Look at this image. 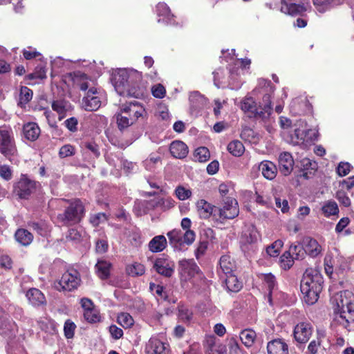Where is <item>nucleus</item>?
I'll list each match as a JSON object with an SVG mask.
<instances>
[{"instance_id": "1", "label": "nucleus", "mask_w": 354, "mask_h": 354, "mask_svg": "<svg viewBox=\"0 0 354 354\" xmlns=\"http://www.w3.org/2000/svg\"><path fill=\"white\" fill-rule=\"evenodd\" d=\"M142 74L133 68H120L112 74V83L120 95L140 98L144 97L145 89L138 85Z\"/></svg>"}, {"instance_id": "2", "label": "nucleus", "mask_w": 354, "mask_h": 354, "mask_svg": "<svg viewBox=\"0 0 354 354\" xmlns=\"http://www.w3.org/2000/svg\"><path fill=\"white\" fill-rule=\"evenodd\" d=\"M323 283V277L318 270L314 268L306 270L300 286L304 303L313 305L317 301L322 290Z\"/></svg>"}, {"instance_id": "3", "label": "nucleus", "mask_w": 354, "mask_h": 354, "mask_svg": "<svg viewBox=\"0 0 354 354\" xmlns=\"http://www.w3.org/2000/svg\"><path fill=\"white\" fill-rule=\"evenodd\" d=\"M78 84L82 91H86L82 99V108L88 111H97L105 99L104 92L95 87L94 81L85 74L80 75Z\"/></svg>"}, {"instance_id": "4", "label": "nucleus", "mask_w": 354, "mask_h": 354, "mask_svg": "<svg viewBox=\"0 0 354 354\" xmlns=\"http://www.w3.org/2000/svg\"><path fill=\"white\" fill-rule=\"evenodd\" d=\"M316 132L309 129L304 120H297L293 124L291 130L287 131L285 140L294 146H300L306 149L315 140Z\"/></svg>"}, {"instance_id": "5", "label": "nucleus", "mask_w": 354, "mask_h": 354, "mask_svg": "<svg viewBox=\"0 0 354 354\" xmlns=\"http://www.w3.org/2000/svg\"><path fill=\"white\" fill-rule=\"evenodd\" d=\"M265 102L264 107H257L254 99L251 97L244 98L241 102L240 107L243 111L248 114L249 117L256 118L266 119L269 117L271 113L270 97L266 95L263 97Z\"/></svg>"}, {"instance_id": "6", "label": "nucleus", "mask_w": 354, "mask_h": 354, "mask_svg": "<svg viewBox=\"0 0 354 354\" xmlns=\"http://www.w3.org/2000/svg\"><path fill=\"white\" fill-rule=\"evenodd\" d=\"M239 208L236 199L226 197L223 200L222 207H216L214 220L223 223L227 219H233L239 215Z\"/></svg>"}, {"instance_id": "7", "label": "nucleus", "mask_w": 354, "mask_h": 354, "mask_svg": "<svg viewBox=\"0 0 354 354\" xmlns=\"http://www.w3.org/2000/svg\"><path fill=\"white\" fill-rule=\"evenodd\" d=\"M0 152L9 158L17 155V150L10 127H5L0 129Z\"/></svg>"}, {"instance_id": "8", "label": "nucleus", "mask_w": 354, "mask_h": 354, "mask_svg": "<svg viewBox=\"0 0 354 354\" xmlns=\"http://www.w3.org/2000/svg\"><path fill=\"white\" fill-rule=\"evenodd\" d=\"M80 282L79 272L75 270H68L62 274L59 281L55 283V288L59 291H72L78 288Z\"/></svg>"}, {"instance_id": "9", "label": "nucleus", "mask_w": 354, "mask_h": 354, "mask_svg": "<svg viewBox=\"0 0 354 354\" xmlns=\"http://www.w3.org/2000/svg\"><path fill=\"white\" fill-rule=\"evenodd\" d=\"M310 8V6L308 2L297 0H281L280 10L283 14L292 17H303Z\"/></svg>"}, {"instance_id": "10", "label": "nucleus", "mask_w": 354, "mask_h": 354, "mask_svg": "<svg viewBox=\"0 0 354 354\" xmlns=\"http://www.w3.org/2000/svg\"><path fill=\"white\" fill-rule=\"evenodd\" d=\"M330 303L333 310H354V295L348 291H341L330 297Z\"/></svg>"}, {"instance_id": "11", "label": "nucleus", "mask_w": 354, "mask_h": 354, "mask_svg": "<svg viewBox=\"0 0 354 354\" xmlns=\"http://www.w3.org/2000/svg\"><path fill=\"white\" fill-rule=\"evenodd\" d=\"M259 238V233L255 227H250L245 230L241 238L240 243L242 251L250 256L257 249L256 243Z\"/></svg>"}, {"instance_id": "12", "label": "nucleus", "mask_w": 354, "mask_h": 354, "mask_svg": "<svg viewBox=\"0 0 354 354\" xmlns=\"http://www.w3.org/2000/svg\"><path fill=\"white\" fill-rule=\"evenodd\" d=\"M84 215V207L80 200L75 201L66 209L62 219L67 225H72L79 223Z\"/></svg>"}, {"instance_id": "13", "label": "nucleus", "mask_w": 354, "mask_h": 354, "mask_svg": "<svg viewBox=\"0 0 354 354\" xmlns=\"http://www.w3.org/2000/svg\"><path fill=\"white\" fill-rule=\"evenodd\" d=\"M178 267L179 273L183 280L189 281L196 276L202 279L200 269L194 259H183L179 261Z\"/></svg>"}, {"instance_id": "14", "label": "nucleus", "mask_w": 354, "mask_h": 354, "mask_svg": "<svg viewBox=\"0 0 354 354\" xmlns=\"http://www.w3.org/2000/svg\"><path fill=\"white\" fill-rule=\"evenodd\" d=\"M123 113L128 117L132 118L136 123L140 118L145 119L147 116V111L144 106L138 102L133 101L125 103L121 106Z\"/></svg>"}, {"instance_id": "15", "label": "nucleus", "mask_w": 354, "mask_h": 354, "mask_svg": "<svg viewBox=\"0 0 354 354\" xmlns=\"http://www.w3.org/2000/svg\"><path fill=\"white\" fill-rule=\"evenodd\" d=\"M145 354H169V345L156 337H151L145 348Z\"/></svg>"}, {"instance_id": "16", "label": "nucleus", "mask_w": 354, "mask_h": 354, "mask_svg": "<svg viewBox=\"0 0 354 354\" xmlns=\"http://www.w3.org/2000/svg\"><path fill=\"white\" fill-rule=\"evenodd\" d=\"M251 64L250 59L245 58L243 59H237L234 63V66L230 68V76H229V84L232 88H237L240 86L239 84L235 85V82L238 80V77L240 75V71H243V68H246Z\"/></svg>"}, {"instance_id": "17", "label": "nucleus", "mask_w": 354, "mask_h": 354, "mask_svg": "<svg viewBox=\"0 0 354 354\" xmlns=\"http://www.w3.org/2000/svg\"><path fill=\"white\" fill-rule=\"evenodd\" d=\"M36 189V183L22 176L17 183L16 192L21 198H27Z\"/></svg>"}, {"instance_id": "18", "label": "nucleus", "mask_w": 354, "mask_h": 354, "mask_svg": "<svg viewBox=\"0 0 354 354\" xmlns=\"http://www.w3.org/2000/svg\"><path fill=\"white\" fill-rule=\"evenodd\" d=\"M153 268L158 274L169 277L174 272V263L165 257H161L155 261Z\"/></svg>"}, {"instance_id": "19", "label": "nucleus", "mask_w": 354, "mask_h": 354, "mask_svg": "<svg viewBox=\"0 0 354 354\" xmlns=\"http://www.w3.org/2000/svg\"><path fill=\"white\" fill-rule=\"evenodd\" d=\"M294 337L299 343H305L308 341L312 334L311 326L308 323L298 324L294 329Z\"/></svg>"}, {"instance_id": "20", "label": "nucleus", "mask_w": 354, "mask_h": 354, "mask_svg": "<svg viewBox=\"0 0 354 354\" xmlns=\"http://www.w3.org/2000/svg\"><path fill=\"white\" fill-rule=\"evenodd\" d=\"M196 207L200 218L207 219L212 216L214 220L216 206L212 205L204 199H200L196 202Z\"/></svg>"}, {"instance_id": "21", "label": "nucleus", "mask_w": 354, "mask_h": 354, "mask_svg": "<svg viewBox=\"0 0 354 354\" xmlns=\"http://www.w3.org/2000/svg\"><path fill=\"white\" fill-rule=\"evenodd\" d=\"M156 14L158 17V22L165 24H174V15L171 14L168 6L165 3H159L156 6Z\"/></svg>"}, {"instance_id": "22", "label": "nucleus", "mask_w": 354, "mask_h": 354, "mask_svg": "<svg viewBox=\"0 0 354 354\" xmlns=\"http://www.w3.org/2000/svg\"><path fill=\"white\" fill-rule=\"evenodd\" d=\"M278 161L279 171L286 176L290 174L294 167V160L292 155L288 152L281 153Z\"/></svg>"}, {"instance_id": "23", "label": "nucleus", "mask_w": 354, "mask_h": 354, "mask_svg": "<svg viewBox=\"0 0 354 354\" xmlns=\"http://www.w3.org/2000/svg\"><path fill=\"white\" fill-rule=\"evenodd\" d=\"M30 304L35 308H43L46 304L44 295L37 288L29 289L26 295Z\"/></svg>"}, {"instance_id": "24", "label": "nucleus", "mask_w": 354, "mask_h": 354, "mask_svg": "<svg viewBox=\"0 0 354 354\" xmlns=\"http://www.w3.org/2000/svg\"><path fill=\"white\" fill-rule=\"evenodd\" d=\"M303 245L306 254H308L311 257H317L322 251V248L317 240L310 237L304 239Z\"/></svg>"}, {"instance_id": "25", "label": "nucleus", "mask_w": 354, "mask_h": 354, "mask_svg": "<svg viewBox=\"0 0 354 354\" xmlns=\"http://www.w3.org/2000/svg\"><path fill=\"white\" fill-rule=\"evenodd\" d=\"M52 109L57 113L61 120L72 111L73 107L70 102L64 100H57L53 102Z\"/></svg>"}, {"instance_id": "26", "label": "nucleus", "mask_w": 354, "mask_h": 354, "mask_svg": "<svg viewBox=\"0 0 354 354\" xmlns=\"http://www.w3.org/2000/svg\"><path fill=\"white\" fill-rule=\"evenodd\" d=\"M268 354H288V347L281 339H274L268 343Z\"/></svg>"}, {"instance_id": "27", "label": "nucleus", "mask_w": 354, "mask_h": 354, "mask_svg": "<svg viewBox=\"0 0 354 354\" xmlns=\"http://www.w3.org/2000/svg\"><path fill=\"white\" fill-rule=\"evenodd\" d=\"M171 154L176 158L182 159L188 154V147L182 141L176 140L171 143L169 147Z\"/></svg>"}, {"instance_id": "28", "label": "nucleus", "mask_w": 354, "mask_h": 354, "mask_svg": "<svg viewBox=\"0 0 354 354\" xmlns=\"http://www.w3.org/2000/svg\"><path fill=\"white\" fill-rule=\"evenodd\" d=\"M167 246V241L165 236H154L148 243L149 250L153 253L160 252Z\"/></svg>"}, {"instance_id": "29", "label": "nucleus", "mask_w": 354, "mask_h": 354, "mask_svg": "<svg viewBox=\"0 0 354 354\" xmlns=\"http://www.w3.org/2000/svg\"><path fill=\"white\" fill-rule=\"evenodd\" d=\"M23 134L30 141L36 140L40 135V129L35 122H28L23 127Z\"/></svg>"}, {"instance_id": "30", "label": "nucleus", "mask_w": 354, "mask_h": 354, "mask_svg": "<svg viewBox=\"0 0 354 354\" xmlns=\"http://www.w3.org/2000/svg\"><path fill=\"white\" fill-rule=\"evenodd\" d=\"M309 106L308 101L305 96H299L294 98L290 104V111L293 114H299L306 111Z\"/></svg>"}, {"instance_id": "31", "label": "nucleus", "mask_w": 354, "mask_h": 354, "mask_svg": "<svg viewBox=\"0 0 354 354\" xmlns=\"http://www.w3.org/2000/svg\"><path fill=\"white\" fill-rule=\"evenodd\" d=\"M259 169L263 176L268 180H272L276 177L277 173V167L270 161H262L259 165Z\"/></svg>"}, {"instance_id": "32", "label": "nucleus", "mask_w": 354, "mask_h": 354, "mask_svg": "<svg viewBox=\"0 0 354 354\" xmlns=\"http://www.w3.org/2000/svg\"><path fill=\"white\" fill-rule=\"evenodd\" d=\"M17 331L15 323L7 317H0V334L4 336H11Z\"/></svg>"}, {"instance_id": "33", "label": "nucleus", "mask_w": 354, "mask_h": 354, "mask_svg": "<svg viewBox=\"0 0 354 354\" xmlns=\"http://www.w3.org/2000/svg\"><path fill=\"white\" fill-rule=\"evenodd\" d=\"M287 295L284 292L279 291L278 289L272 290L271 293L265 297V300L269 303L270 306L272 307L274 304H287L286 299Z\"/></svg>"}, {"instance_id": "34", "label": "nucleus", "mask_w": 354, "mask_h": 354, "mask_svg": "<svg viewBox=\"0 0 354 354\" xmlns=\"http://www.w3.org/2000/svg\"><path fill=\"white\" fill-rule=\"evenodd\" d=\"M342 0H313L314 6L317 12L324 13L336 5L342 3Z\"/></svg>"}, {"instance_id": "35", "label": "nucleus", "mask_w": 354, "mask_h": 354, "mask_svg": "<svg viewBox=\"0 0 354 354\" xmlns=\"http://www.w3.org/2000/svg\"><path fill=\"white\" fill-rule=\"evenodd\" d=\"M118 127L120 131H122L129 127L133 125L135 122L132 118L128 117L123 113V109L120 106V111L115 115Z\"/></svg>"}, {"instance_id": "36", "label": "nucleus", "mask_w": 354, "mask_h": 354, "mask_svg": "<svg viewBox=\"0 0 354 354\" xmlns=\"http://www.w3.org/2000/svg\"><path fill=\"white\" fill-rule=\"evenodd\" d=\"M189 100L190 106L194 109L203 107L207 103V99L198 91H193L189 93Z\"/></svg>"}, {"instance_id": "37", "label": "nucleus", "mask_w": 354, "mask_h": 354, "mask_svg": "<svg viewBox=\"0 0 354 354\" xmlns=\"http://www.w3.org/2000/svg\"><path fill=\"white\" fill-rule=\"evenodd\" d=\"M239 336L242 343L248 348L254 344L257 338L256 332L250 328L242 330Z\"/></svg>"}, {"instance_id": "38", "label": "nucleus", "mask_w": 354, "mask_h": 354, "mask_svg": "<svg viewBox=\"0 0 354 354\" xmlns=\"http://www.w3.org/2000/svg\"><path fill=\"white\" fill-rule=\"evenodd\" d=\"M220 268L225 275L232 274L235 268L234 261L228 255H223L219 261Z\"/></svg>"}, {"instance_id": "39", "label": "nucleus", "mask_w": 354, "mask_h": 354, "mask_svg": "<svg viewBox=\"0 0 354 354\" xmlns=\"http://www.w3.org/2000/svg\"><path fill=\"white\" fill-rule=\"evenodd\" d=\"M111 263L106 260H98L95 265L96 272L100 278L106 279L109 276Z\"/></svg>"}, {"instance_id": "40", "label": "nucleus", "mask_w": 354, "mask_h": 354, "mask_svg": "<svg viewBox=\"0 0 354 354\" xmlns=\"http://www.w3.org/2000/svg\"><path fill=\"white\" fill-rule=\"evenodd\" d=\"M32 235L25 229H19L15 232V239L22 245H28L32 241Z\"/></svg>"}, {"instance_id": "41", "label": "nucleus", "mask_w": 354, "mask_h": 354, "mask_svg": "<svg viewBox=\"0 0 354 354\" xmlns=\"http://www.w3.org/2000/svg\"><path fill=\"white\" fill-rule=\"evenodd\" d=\"M169 243L174 248H178L183 241V232L179 229H174L167 233Z\"/></svg>"}, {"instance_id": "42", "label": "nucleus", "mask_w": 354, "mask_h": 354, "mask_svg": "<svg viewBox=\"0 0 354 354\" xmlns=\"http://www.w3.org/2000/svg\"><path fill=\"white\" fill-rule=\"evenodd\" d=\"M227 150L232 156L240 157L243 154L245 147L241 141L235 140L228 144Z\"/></svg>"}, {"instance_id": "43", "label": "nucleus", "mask_w": 354, "mask_h": 354, "mask_svg": "<svg viewBox=\"0 0 354 354\" xmlns=\"http://www.w3.org/2000/svg\"><path fill=\"white\" fill-rule=\"evenodd\" d=\"M322 211L325 216L337 215L339 212L337 204L334 201H326L322 207Z\"/></svg>"}, {"instance_id": "44", "label": "nucleus", "mask_w": 354, "mask_h": 354, "mask_svg": "<svg viewBox=\"0 0 354 354\" xmlns=\"http://www.w3.org/2000/svg\"><path fill=\"white\" fill-rule=\"evenodd\" d=\"M225 285L227 288L232 292H238L242 287V284L238 280L237 277L232 273L226 275Z\"/></svg>"}, {"instance_id": "45", "label": "nucleus", "mask_w": 354, "mask_h": 354, "mask_svg": "<svg viewBox=\"0 0 354 354\" xmlns=\"http://www.w3.org/2000/svg\"><path fill=\"white\" fill-rule=\"evenodd\" d=\"M161 165V158L154 153H151L143 161V165L148 171H153L158 165Z\"/></svg>"}, {"instance_id": "46", "label": "nucleus", "mask_w": 354, "mask_h": 354, "mask_svg": "<svg viewBox=\"0 0 354 354\" xmlns=\"http://www.w3.org/2000/svg\"><path fill=\"white\" fill-rule=\"evenodd\" d=\"M126 270L129 275L132 277H137L144 274L145 272V268L142 263L136 262L129 265L127 267Z\"/></svg>"}, {"instance_id": "47", "label": "nucleus", "mask_w": 354, "mask_h": 354, "mask_svg": "<svg viewBox=\"0 0 354 354\" xmlns=\"http://www.w3.org/2000/svg\"><path fill=\"white\" fill-rule=\"evenodd\" d=\"M32 91L27 86H22L20 89L19 105L21 107L29 102L32 98Z\"/></svg>"}, {"instance_id": "48", "label": "nucleus", "mask_w": 354, "mask_h": 354, "mask_svg": "<svg viewBox=\"0 0 354 354\" xmlns=\"http://www.w3.org/2000/svg\"><path fill=\"white\" fill-rule=\"evenodd\" d=\"M288 252H290V254L293 257L294 259H303L306 256V252L304 250V245L300 244H292Z\"/></svg>"}, {"instance_id": "49", "label": "nucleus", "mask_w": 354, "mask_h": 354, "mask_svg": "<svg viewBox=\"0 0 354 354\" xmlns=\"http://www.w3.org/2000/svg\"><path fill=\"white\" fill-rule=\"evenodd\" d=\"M194 157L196 161L205 162L207 161L210 157L209 149L205 147H198L195 150Z\"/></svg>"}, {"instance_id": "50", "label": "nucleus", "mask_w": 354, "mask_h": 354, "mask_svg": "<svg viewBox=\"0 0 354 354\" xmlns=\"http://www.w3.org/2000/svg\"><path fill=\"white\" fill-rule=\"evenodd\" d=\"M118 322L124 328H129L133 324L132 316L127 312H121L118 315Z\"/></svg>"}, {"instance_id": "51", "label": "nucleus", "mask_w": 354, "mask_h": 354, "mask_svg": "<svg viewBox=\"0 0 354 354\" xmlns=\"http://www.w3.org/2000/svg\"><path fill=\"white\" fill-rule=\"evenodd\" d=\"M174 194L180 201L189 199L192 195V192L190 189L186 188L182 185H178L176 187Z\"/></svg>"}, {"instance_id": "52", "label": "nucleus", "mask_w": 354, "mask_h": 354, "mask_svg": "<svg viewBox=\"0 0 354 354\" xmlns=\"http://www.w3.org/2000/svg\"><path fill=\"white\" fill-rule=\"evenodd\" d=\"M283 241L281 240H277L270 245L267 247L266 252L270 257H276L279 253L281 248L283 247Z\"/></svg>"}, {"instance_id": "53", "label": "nucleus", "mask_w": 354, "mask_h": 354, "mask_svg": "<svg viewBox=\"0 0 354 354\" xmlns=\"http://www.w3.org/2000/svg\"><path fill=\"white\" fill-rule=\"evenodd\" d=\"M293 263L294 259L290 252H285L280 257V266L283 270L290 269Z\"/></svg>"}, {"instance_id": "54", "label": "nucleus", "mask_w": 354, "mask_h": 354, "mask_svg": "<svg viewBox=\"0 0 354 354\" xmlns=\"http://www.w3.org/2000/svg\"><path fill=\"white\" fill-rule=\"evenodd\" d=\"M208 245L209 243L207 240H200L194 251V255L197 260H200L205 254Z\"/></svg>"}, {"instance_id": "55", "label": "nucleus", "mask_w": 354, "mask_h": 354, "mask_svg": "<svg viewBox=\"0 0 354 354\" xmlns=\"http://www.w3.org/2000/svg\"><path fill=\"white\" fill-rule=\"evenodd\" d=\"M261 279L263 280L264 283L266 284L269 290L268 293H271L272 290L277 289L275 277L271 273L262 274Z\"/></svg>"}, {"instance_id": "56", "label": "nucleus", "mask_w": 354, "mask_h": 354, "mask_svg": "<svg viewBox=\"0 0 354 354\" xmlns=\"http://www.w3.org/2000/svg\"><path fill=\"white\" fill-rule=\"evenodd\" d=\"M175 201L171 197L159 198L156 201V205L161 207L164 210L169 209L174 207Z\"/></svg>"}, {"instance_id": "57", "label": "nucleus", "mask_w": 354, "mask_h": 354, "mask_svg": "<svg viewBox=\"0 0 354 354\" xmlns=\"http://www.w3.org/2000/svg\"><path fill=\"white\" fill-rule=\"evenodd\" d=\"M214 84L220 87L222 84L225 83V71L223 68H218L213 72Z\"/></svg>"}, {"instance_id": "58", "label": "nucleus", "mask_w": 354, "mask_h": 354, "mask_svg": "<svg viewBox=\"0 0 354 354\" xmlns=\"http://www.w3.org/2000/svg\"><path fill=\"white\" fill-rule=\"evenodd\" d=\"M30 79H44L46 77V68L44 65H38L34 72L29 75Z\"/></svg>"}, {"instance_id": "59", "label": "nucleus", "mask_w": 354, "mask_h": 354, "mask_svg": "<svg viewBox=\"0 0 354 354\" xmlns=\"http://www.w3.org/2000/svg\"><path fill=\"white\" fill-rule=\"evenodd\" d=\"M352 166L348 162H340L336 169V172L339 176H346L351 171Z\"/></svg>"}, {"instance_id": "60", "label": "nucleus", "mask_w": 354, "mask_h": 354, "mask_svg": "<svg viewBox=\"0 0 354 354\" xmlns=\"http://www.w3.org/2000/svg\"><path fill=\"white\" fill-rule=\"evenodd\" d=\"M151 93L153 97L162 99L166 95V89L161 84H157L151 87Z\"/></svg>"}, {"instance_id": "61", "label": "nucleus", "mask_w": 354, "mask_h": 354, "mask_svg": "<svg viewBox=\"0 0 354 354\" xmlns=\"http://www.w3.org/2000/svg\"><path fill=\"white\" fill-rule=\"evenodd\" d=\"M76 328L75 324L68 319L66 321L64 327V335L67 339H71L74 336V331Z\"/></svg>"}, {"instance_id": "62", "label": "nucleus", "mask_w": 354, "mask_h": 354, "mask_svg": "<svg viewBox=\"0 0 354 354\" xmlns=\"http://www.w3.org/2000/svg\"><path fill=\"white\" fill-rule=\"evenodd\" d=\"M84 317L89 323L98 322L101 319L99 311H84Z\"/></svg>"}, {"instance_id": "63", "label": "nucleus", "mask_w": 354, "mask_h": 354, "mask_svg": "<svg viewBox=\"0 0 354 354\" xmlns=\"http://www.w3.org/2000/svg\"><path fill=\"white\" fill-rule=\"evenodd\" d=\"M0 177L4 180L8 181L12 178V169L6 165H0Z\"/></svg>"}, {"instance_id": "64", "label": "nucleus", "mask_w": 354, "mask_h": 354, "mask_svg": "<svg viewBox=\"0 0 354 354\" xmlns=\"http://www.w3.org/2000/svg\"><path fill=\"white\" fill-rule=\"evenodd\" d=\"M335 196L339 202L344 206L348 207L351 205V200L347 194L343 189L338 190L336 192Z\"/></svg>"}]
</instances>
